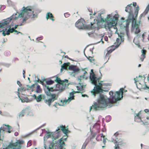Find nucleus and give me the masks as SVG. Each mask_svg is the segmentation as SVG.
I'll list each match as a JSON object with an SVG mask.
<instances>
[{"mask_svg": "<svg viewBox=\"0 0 149 149\" xmlns=\"http://www.w3.org/2000/svg\"><path fill=\"white\" fill-rule=\"evenodd\" d=\"M104 39L105 41H107L108 40V38L107 37L105 36L104 37Z\"/></svg>", "mask_w": 149, "mask_h": 149, "instance_id": "47", "label": "nucleus"}, {"mask_svg": "<svg viewBox=\"0 0 149 149\" xmlns=\"http://www.w3.org/2000/svg\"><path fill=\"white\" fill-rule=\"evenodd\" d=\"M145 111L146 112V113H147L148 112V110L147 109H146L145 110Z\"/></svg>", "mask_w": 149, "mask_h": 149, "instance_id": "60", "label": "nucleus"}, {"mask_svg": "<svg viewBox=\"0 0 149 149\" xmlns=\"http://www.w3.org/2000/svg\"><path fill=\"white\" fill-rule=\"evenodd\" d=\"M22 143V141H18L14 143L10 144L8 146L6 149H16L17 148L20 149L21 147V144Z\"/></svg>", "mask_w": 149, "mask_h": 149, "instance_id": "9", "label": "nucleus"}, {"mask_svg": "<svg viewBox=\"0 0 149 149\" xmlns=\"http://www.w3.org/2000/svg\"><path fill=\"white\" fill-rule=\"evenodd\" d=\"M6 130V128L4 127H1L0 128V133H1V131L2 130L3 131H4Z\"/></svg>", "mask_w": 149, "mask_h": 149, "instance_id": "37", "label": "nucleus"}, {"mask_svg": "<svg viewBox=\"0 0 149 149\" xmlns=\"http://www.w3.org/2000/svg\"><path fill=\"white\" fill-rule=\"evenodd\" d=\"M115 49H110V48H108L107 49V52L106 55L105 57L107 56H108Z\"/></svg>", "mask_w": 149, "mask_h": 149, "instance_id": "22", "label": "nucleus"}, {"mask_svg": "<svg viewBox=\"0 0 149 149\" xmlns=\"http://www.w3.org/2000/svg\"><path fill=\"white\" fill-rule=\"evenodd\" d=\"M135 121L139 123L142 122V121L141 120L140 117H135Z\"/></svg>", "mask_w": 149, "mask_h": 149, "instance_id": "31", "label": "nucleus"}, {"mask_svg": "<svg viewBox=\"0 0 149 149\" xmlns=\"http://www.w3.org/2000/svg\"><path fill=\"white\" fill-rule=\"evenodd\" d=\"M65 69V63L63 64V65L61 67V72H62L63 70Z\"/></svg>", "mask_w": 149, "mask_h": 149, "instance_id": "38", "label": "nucleus"}, {"mask_svg": "<svg viewBox=\"0 0 149 149\" xmlns=\"http://www.w3.org/2000/svg\"><path fill=\"white\" fill-rule=\"evenodd\" d=\"M83 22H84V21L83 19L78 20L75 23L76 26L79 29H83L84 28L91 29L96 28V24L95 23L92 24L91 22L90 25H87L86 26H85Z\"/></svg>", "mask_w": 149, "mask_h": 149, "instance_id": "5", "label": "nucleus"}, {"mask_svg": "<svg viewBox=\"0 0 149 149\" xmlns=\"http://www.w3.org/2000/svg\"><path fill=\"white\" fill-rule=\"evenodd\" d=\"M132 21L131 30L132 32L134 33L135 34H137L140 31V24L141 23L140 19H139L138 22L137 21L136 18L133 17V19H129V20H126L123 22L124 24L122 23L121 24V26H123L126 28H127L130 22Z\"/></svg>", "mask_w": 149, "mask_h": 149, "instance_id": "3", "label": "nucleus"}, {"mask_svg": "<svg viewBox=\"0 0 149 149\" xmlns=\"http://www.w3.org/2000/svg\"><path fill=\"white\" fill-rule=\"evenodd\" d=\"M87 144V143L86 142L84 143L82 146V147L81 149H85V148H86Z\"/></svg>", "mask_w": 149, "mask_h": 149, "instance_id": "36", "label": "nucleus"}, {"mask_svg": "<svg viewBox=\"0 0 149 149\" xmlns=\"http://www.w3.org/2000/svg\"><path fill=\"white\" fill-rule=\"evenodd\" d=\"M140 35L139 34H137L136 36L134 37V40L133 42L134 43L135 45H138V43L137 42H135V40H137L140 37Z\"/></svg>", "mask_w": 149, "mask_h": 149, "instance_id": "23", "label": "nucleus"}, {"mask_svg": "<svg viewBox=\"0 0 149 149\" xmlns=\"http://www.w3.org/2000/svg\"><path fill=\"white\" fill-rule=\"evenodd\" d=\"M74 96L73 93L72 92L70 93L69 95V96L68 97V99L67 100L66 99V104L67 102H68V103H69L72 100L74 99Z\"/></svg>", "mask_w": 149, "mask_h": 149, "instance_id": "14", "label": "nucleus"}, {"mask_svg": "<svg viewBox=\"0 0 149 149\" xmlns=\"http://www.w3.org/2000/svg\"><path fill=\"white\" fill-rule=\"evenodd\" d=\"M88 58L89 60V61H90V62H92V60L91 59H90V58Z\"/></svg>", "mask_w": 149, "mask_h": 149, "instance_id": "64", "label": "nucleus"}, {"mask_svg": "<svg viewBox=\"0 0 149 149\" xmlns=\"http://www.w3.org/2000/svg\"><path fill=\"white\" fill-rule=\"evenodd\" d=\"M148 81H149V73L147 77Z\"/></svg>", "mask_w": 149, "mask_h": 149, "instance_id": "61", "label": "nucleus"}, {"mask_svg": "<svg viewBox=\"0 0 149 149\" xmlns=\"http://www.w3.org/2000/svg\"><path fill=\"white\" fill-rule=\"evenodd\" d=\"M82 96L83 97H85V96H86V97H88V96L86 95H83L82 94Z\"/></svg>", "mask_w": 149, "mask_h": 149, "instance_id": "58", "label": "nucleus"}, {"mask_svg": "<svg viewBox=\"0 0 149 149\" xmlns=\"http://www.w3.org/2000/svg\"><path fill=\"white\" fill-rule=\"evenodd\" d=\"M95 32V31H93L91 32H89L88 33V35L90 36L94 32Z\"/></svg>", "mask_w": 149, "mask_h": 149, "instance_id": "43", "label": "nucleus"}, {"mask_svg": "<svg viewBox=\"0 0 149 149\" xmlns=\"http://www.w3.org/2000/svg\"><path fill=\"white\" fill-rule=\"evenodd\" d=\"M141 52L142 54L140 58L141 60L142 61H143L145 57V54L146 52V50L144 49H143L141 50Z\"/></svg>", "mask_w": 149, "mask_h": 149, "instance_id": "20", "label": "nucleus"}, {"mask_svg": "<svg viewBox=\"0 0 149 149\" xmlns=\"http://www.w3.org/2000/svg\"><path fill=\"white\" fill-rule=\"evenodd\" d=\"M132 4L127 5L125 7V11L128 12L129 13L128 16V19L127 20L131 19H133L134 16L133 13V7L132 6Z\"/></svg>", "mask_w": 149, "mask_h": 149, "instance_id": "7", "label": "nucleus"}, {"mask_svg": "<svg viewBox=\"0 0 149 149\" xmlns=\"http://www.w3.org/2000/svg\"><path fill=\"white\" fill-rule=\"evenodd\" d=\"M139 10V8L138 6H137L136 7V9L135 11V13L136 15L135 16L134 18H136V17L138 13V11Z\"/></svg>", "mask_w": 149, "mask_h": 149, "instance_id": "25", "label": "nucleus"}, {"mask_svg": "<svg viewBox=\"0 0 149 149\" xmlns=\"http://www.w3.org/2000/svg\"><path fill=\"white\" fill-rule=\"evenodd\" d=\"M59 141L60 143V146L58 147L59 149H63V146L65 145L64 142L63 141L62 139L61 138L59 140Z\"/></svg>", "mask_w": 149, "mask_h": 149, "instance_id": "18", "label": "nucleus"}, {"mask_svg": "<svg viewBox=\"0 0 149 149\" xmlns=\"http://www.w3.org/2000/svg\"><path fill=\"white\" fill-rule=\"evenodd\" d=\"M45 87L46 88L47 90L48 91L47 92H46V93H47L48 92L49 94L51 93L50 92V91H56L55 90V88H54V86L53 87H52L51 88H49V86H45Z\"/></svg>", "mask_w": 149, "mask_h": 149, "instance_id": "17", "label": "nucleus"}, {"mask_svg": "<svg viewBox=\"0 0 149 149\" xmlns=\"http://www.w3.org/2000/svg\"><path fill=\"white\" fill-rule=\"evenodd\" d=\"M88 11L91 13H92V9L91 8H88Z\"/></svg>", "mask_w": 149, "mask_h": 149, "instance_id": "44", "label": "nucleus"}, {"mask_svg": "<svg viewBox=\"0 0 149 149\" xmlns=\"http://www.w3.org/2000/svg\"><path fill=\"white\" fill-rule=\"evenodd\" d=\"M144 13H143L141 14L140 15V18H141V17H144V16H143L144 15Z\"/></svg>", "mask_w": 149, "mask_h": 149, "instance_id": "54", "label": "nucleus"}, {"mask_svg": "<svg viewBox=\"0 0 149 149\" xmlns=\"http://www.w3.org/2000/svg\"><path fill=\"white\" fill-rule=\"evenodd\" d=\"M25 70H23V77L25 78Z\"/></svg>", "mask_w": 149, "mask_h": 149, "instance_id": "41", "label": "nucleus"}, {"mask_svg": "<svg viewBox=\"0 0 149 149\" xmlns=\"http://www.w3.org/2000/svg\"><path fill=\"white\" fill-rule=\"evenodd\" d=\"M68 69L72 71L73 72L76 73V74H77L79 72V68L76 66L70 65L68 67Z\"/></svg>", "mask_w": 149, "mask_h": 149, "instance_id": "12", "label": "nucleus"}, {"mask_svg": "<svg viewBox=\"0 0 149 149\" xmlns=\"http://www.w3.org/2000/svg\"><path fill=\"white\" fill-rule=\"evenodd\" d=\"M47 136L48 138L53 137V135L52 133L48 132L47 134Z\"/></svg>", "mask_w": 149, "mask_h": 149, "instance_id": "30", "label": "nucleus"}, {"mask_svg": "<svg viewBox=\"0 0 149 149\" xmlns=\"http://www.w3.org/2000/svg\"><path fill=\"white\" fill-rule=\"evenodd\" d=\"M149 10V4L147 6L146 10H145L144 12V14L143 16H145L148 13V12Z\"/></svg>", "mask_w": 149, "mask_h": 149, "instance_id": "27", "label": "nucleus"}, {"mask_svg": "<svg viewBox=\"0 0 149 149\" xmlns=\"http://www.w3.org/2000/svg\"><path fill=\"white\" fill-rule=\"evenodd\" d=\"M46 84L47 85H51L52 84L54 83V80L52 81V80H48L46 81Z\"/></svg>", "mask_w": 149, "mask_h": 149, "instance_id": "26", "label": "nucleus"}, {"mask_svg": "<svg viewBox=\"0 0 149 149\" xmlns=\"http://www.w3.org/2000/svg\"><path fill=\"white\" fill-rule=\"evenodd\" d=\"M17 83L20 86H21L22 85V84H21V82L19 81H17Z\"/></svg>", "mask_w": 149, "mask_h": 149, "instance_id": "42", "label": "nucleus"}, {"mask_svg": "<svg viewBox=\"0 0 149 149\" xmlns=\"http://www.w3.org/2000/svg\"><path fill=\"white\" fill-rule=\"evenodd\" d=\"M134 81L135 83L136 84V85H137L136 82L137 81L136 80L135 78H134Z\"/></svg>", "mask_w": 149, "mask_h": 149, "instance_id": "53", "label": "nucleus"}, {"mask_svg": "<svg viewBox=\"0 0 149 149\" xmlns=\"http://www.w3.org/2000/svg\"><path fill=\"white\" fill-rule=\"evenodd\" d=\"M46 94L47 95L50 97L51 98L48 99H45L44 100V102L49 106H50L51 105L52 102L57 99L58 95L55 94L50 93V94H49L48 92Z\"/></svg>", "mask_w": 149, "mask_h": 149, "instance_id": "6", "label": "nucleus"}, {"mask_svg": "<svg viewBox=\"0 0 149 149\" xmlns=\"http://www.w3.org/2000/svg\"><path fill=\"white\" fill-rule=\"evenodd\" d=\"M63 102H62V100H61V102H60V103H58V104L60 106H63L64 105V102H65V100H64L63 101Z\"/></svg>", "mask_w": 149, "mask_h": 149, "instance_id": "35", "label": "nucleus"}, {"mask_svg": "<svg viewBox=\"0 0 149 149\" xmlns=\"http://www.w3.org/2000/svg\"><path fill=\"white\" fill-rule=\"evenodd\" d=\"M140 114V113H138L136 114V116H135V117H138V118L140 117L139 116V115Z\"/></svg>", "mask_w": 149, "mask_h": 149, "instance_id": "45", "label": "nucleus"}, {"mask_svg": "<svg viewBox=\"0 0 149 149\" xmlns=\"http://www.w3.org/2000/svg\"><path fill=\"white\" fill-rule=\"evenodd\" d=\"M70 64V63L69 62L66 63V69L67 68V66L68 65H69Z\"/></svg>", "mask_w": 149, "mask_h": 149, "instance_id": "52", "label": "nucleus"}, {"mask_svg": "<svg viewBox=\"0 0 149 149\" xmlns=\"http://www.w3.org/2000/svg\"><path fill=\"white\" fill-rule=\"evenodd\" d=\"M145 84V87L144 88H143L145 89L146 88H149V87H148L146 85V84Z\"/></svg>", "mask_w": 149, "mask_h": 149, "instance_id": "48", "label": "nucleus"}, {"mask_svg": "<svg viewBox=\"0 0 149 149\" xmlns=\"http://www.w3.org/2000/svg\"><path fill=\"white\" fill-rule=\"evenodd\" d=\"M25 109H24L22 110L20 113L19 114V116L21 117H23L24 116V114L25 113Z\"/></svg>", "mask_w": 149, "mask_h": 149, "instance_id": "29", "label": "nucleus"}, {"mask_svg": "<svg viewBox=\"0 0 149 149\" xmlns=\"http://www.w3.org/2000/svg\"><path fill=\"white\" fill-rule=\"evenodd\" d=\"M54 87L56 91L63 90L64 88L63 82H61V83L57 84L54 86Z\"/></svg>", "mask_w": 149, "mask_h": 149, "instance_id": "13", "label": "nucleus"}, {"mask_svg": "<svg viewBox=\"0 0 149 149\" xmlns=\"http://www.w3.org/2000/svg\"><path fill=\"white\" fill-rule=\"evenodd\" d=\"M106 138H103V143L104 144H105L106 142Z\"/></svg>", "mask_w": 149, "mask_h": 149, "instance_id": "50", "label": "nucleus"}, {"mask_svg": "<svg viewBox=\"0 0 149 149\" xmlns=\"http://www.w3.org/2000/svg\"><path fill=\"white\" fill-rule=\"evenodd\" d=\"M17 26L18 25H16L13 28H14L15 30V29H16L17 28Z\"/></svg>", "mask_w": 149, "mask_h": 149, "instance_id": "56", "label": "nucleus"}, {"mask_svg": "<svg viewBox=\"0 0 149 149\" xmlns=\"http://www.w3.org/2000/svg\"><path fill=\"white\" fill-rule=\"evenodd\" d=\"M90 79L91 83L95 85L93 89L90 91L91 95L94 97L96 96L99 97L97 99V102H95L93 106V109L95 111H99L102 109L108 107L110 108L113 106H118V101L123 98V88H121L119 91L113 93L112 91L109 93L110 95L109 98L106 96L100 94L103 90L102 86L103 85L107 86L108 83H102L103 81H101L98 84L97 81H98L100 78H97L93 72V69L91 70Z\"/></svg>", "mask_w": 149, "mask_h": 149, "instance_id": "1", "label": "nucleus"}, {"mask_svg": "<svg viewBox=\"0 0 149 149\" xmlns=\"http://www.w3.org/2000/svg\"><path fill=\"white\" fill-rule=\"evenodd\" d=\"M32 97L37 102H40L43 100H45L46 98L45 95L42 94L39 95L38 96H37L36 95L33 94L32 95Z\"/></svg>", "mask_w": 149, "mask_h": 149, "instance_id": "11", "label": "nucleus"}, {"mask_svg": "<svg viewBox=\"0 0 149 149\" xmlns=\"http://www.w3.org/2000/svg\"><path fill=\"white\" fill-rule=\"evenodd\" d=\"M14 135L15 136H17L18 135V133L17 132H15L14 133Z\"/></svg>", "mask_w": 149, "mask_h": 149, "instance_id": "49", "label": "nucleus"}, {"mask_svg": "<svg viewBox=\"0 0 149 149\" xmlns=\"http://www.w3.org/2000/svg\"><path fill=\"white\" fill-rule=\"evenodd\" d=\"M37 79L38 82V83H40L42 85L43 84V82L45 81V78H44V79H42V80H40L39 78H37Z\"/></svg>", "mask_w": 149, "mask_h": 149, "instance_id": "32", "label": "nucleus"}, {"mask_svg": "<svg viewBox=\"0 0 149 149\" xmlns=\"http://www.w3.org/2000/svg\"><path fill=\"white\" fill-rule=\"evenodd\" d=\"M34 85L33 84L31 86H29V85H27V89L28 90H32V91H33V88L34 87Z\"/></svg>", "mask_w": 149, "mask_h": 149, "instance_id": "33", "label": "nucleus"}, {"mask_svg": "<svg viewBox=\"0 0 149 149\" xmlns=\"http://www.w3.org/2000/svg\"><path fill=\"white\" fill-rule=\"evenodd\" d=\"M56 78V79L54 80V81H56V82H57L58 83V84L59 83H61V82H64V81H65V79H64V80L62 81L57 76H55L54 77Z\"/></svg>", "mask_w": 149, "mask_h": 149, "instance_id": "21", "label": "nucleus"}, {"mask_svg": "<svg viewBox=\"0 0 149 149\" xmlns=\"http://www.w3.org/2000/svg\"><path fill=\"white\" fill-rule=\"evenodd\" d=\"M2 31H3L2 34L4 36H5L6 35H9L10 33H12L14 32L17 33V34H18L19 33H21V35L22 34V33L15 30L13 28H10L8 30H4L3 29L0 30V32H1Z\"/></svg>", "mask_w": 149, "mask_h": 149, "instance_id": "8", "label": "nucleus"}, {"mask_svg": "<svg viewBox=\"0 0 149 149\" xmlns=\"http://www.w3.org/2000/svg\"><path fill=\"white\" fill-rule=\"evenodd\" d=\"M54 17L52 13L50 12H48L46 14V18L47 19H49L52 21H54Z\"/></svg>", "mask_w": 149, "mask_h": 149, "instance_id": "16", "label": "nucleus"}, {"mask_svg": "<svg viewBox=\"0 0 149 149\" xmlns=\"http://www.w3.org/2000/svg\"><path fill=\"white\" fill-rule=\"evenodd\" d=\"M34 16V14L33 13V12L32 11L31 7L28 6L26 7H23L20 11V13L19 15V17H24L23 20V22H25L31 17H33Z\"/></svg>", "mask_w": 149, "mask_h": 149, "instance_id": "4", "label": "nucleus"}, {"mask_svg": "<svg viewBox=\"0 0 149 149\" xmlns=\"http://www.w3.org/2000/svg\"><path fill=\"white\" fill-rule=\"evenodd\" d=\"M92 106H91L90 107V109H89V111H90L92 109Z\"/></svg>", "mask_w": 149, "mask_h": 149, "instance_id": "63", "label": "nucleus"}, {"mask_svg": "<svg viewBox=\"0 0 149 149\" xmlns=\"http://www.w3.org/2000/svg\"><path fill=\"white\" fill-rule=\"evenodd\" d=\"M101 137H103V138H104V136L103 135V134H101Z\"/></svg>", "mask_w": 149, "mask_h": 149, "instance_id": "59", "label": "nucleus"}, {"mask_svg": "<svg viewBox=\"0 0 149 149\" xmlns=\"http://www.w3.org/2000/svg\"><path fill=\"white\" fill-rule=\"evenodd\" d=\"M119 145H118L117 144H115V146L114 147V148L115 149H119V148L118 147V146Z\"/></svg>", "mask_w": 149, "mask_h": 149, "instance_id": "40", "label": "nucleus"}, {"mask_svg": "<svg viewBox=\"0 0 149 149\" xmlns=\"http://www.w3.org/2000/svg\"><path fill=\"white\" fill-rule=\"evenodd\" d=\"M68 127V125L66 127V136L67 137L66 138V141L67 140V138L68 136V133H70V131L68 130V128H67Z\"/></svg>", "mask_w": 149, "mask_h": 149, "instance_id": "24", "label": "nucleus"}, {"mask_svg": "<svg viewBox=\"0 0 149 149\" xmlns=\"http://www.w3.org/2000/svg\"><path fill=\"white\" fill-rule=\"evenodd\" d=\"M60 127L61 128V130L63 131V132L65 134V126L63 125L60 126Z\"/></svg>", "mask_w": 149, "mask_h": 149, "instance_id": "34", "label": "nucleus"}, {"mask_svg": "<svg viewBox=\"0 0 149 149\" xmlns=\"http://www.w3.org/2000/svg\"><path fill=\"white\" fill-rule=\"evenodd\" d=\"M111 117L110 116H108L105 117L106 121L107 122H109L111 120Z\"/></svg>", "mask_w": 149, "mask_h": 149, "instance_id": "28", "label": "nucleus"}, {"mask_svg": "<svg viewBox=\"0 0 149 149\" xmlns=\"http://www.w3.org/2000/svg\"><path fill=\"white\" fill-rule=\"evenodd\" d=\"M78 80H80V82L78 83V85L81 86V87H79L78 86H77V89L78 91H83L84 90L83 84L81 82V79L79 78H78Z\"/></svg>", "mask_w": 149, "mask_h": 149, "instance_id": "15", "label": "nucleus"}, {"mask_svg": "<svg viewBox=\"0 0 149 149\" xmlns=\"http://www.w3.org/2000/svg\"><path fill=\"white\" fill-rule=\"evenodd\" d=\"M42 90L40 85H38L36 88V91L35 92L38 93H41L42 92Z\"/></svg>", "mask_w": 149, "mask_h": 149, "instance_id": "19", "label": "nucleus"}, {"mask_svg": "<svg viewBox=\"0 0 149 149\" xmlns=\"http://www.w3.org/2000/svg\"><path fill=\"white\" fill-rule=\"evenodd\" d=\"M142 122L143 123H142L141 124V125H146V123H147L146 122Z\"/></svg>", "mask_w": 149, "mask_h": 149, "instance_id": "57", "label": "nucleus"}, {"mask_svg": "<svg viewBox=\"0 0 149 149\" xmlns=\"http://www.w3.org/2000/svg\"><path fill=\"white\" fill-rule=\"evenodd\" d=\"M145 34H146V33H144L142 35V37L143 38V40L144 39V37L145 36Z\"/></svg>", "mask_w": 149, "mask_h": 149, "instance_id": "51", "label": "nucleus"}, {"mask_svg": "<svg viewBox=\"0 0 149 149\" xmlns=\"http://www.w3.org/2000/svg\"><path fill=\"white\" fill-rule=\"evenodd\" d=\"M87 72L85 70H84V75H85L87 73Z\"/></svg>", "mask_w": 149, "mask_h": 149, "instance_id": "62", "label": "nucleus"}, {"mask_svg": "<svg viewBox=\"0 0 149 149\" xmlns=\"http://www.w3.org/2000/svg\"><path fill=\"white\" fill-rule=\"evenodd\" d=\"M118 133L117 132H116L112 137L111 141L113 142L115 141V142H114L115 143L117 144L118 145H121L122 144L121 142L122 141V139H120L117 140L118 138Z\"/></svg>", "mask_w": 149, "mask_h": 149, "instance_id": "10", "label": "nucleus"}, {"mask_svg": "<svg viewBox=\"0 0 149 149\" xmlns=\"http://www.w3.org/2000/svg\"><path fill=\"white\" fill-rule=\"evenodd\" d=\"M119 15L115 14L113 15L112 13L109 14L107 16L105 19L106 22L105 25V28L106 29H109L110 32H112V30L116 29L115 33H117L118 37L120 38H117L116 40V42L114 43L113 46H114L116 48H118L122 41V38L123 37L120 34L117 33L118 29L115 26L117 24V22L118 20Z\"/></svg>", "mask_w": 149, "mask_h": 149, "instance_id": "2", "label": "nucleus"}, {"mask_svg": "<svg viewBox=\"0 0 149 149\" xmlns=\"http://www.w3.org/2000/svg\"><path fill=\"white\" fill-rule=\"evenodd\" d=\"M136 3L135 2H134L133 3V4H132V6L133 7L134 9V8L136 6Z\"/></svg>", "mask_w": 149, "mask_h": 149, "instance_id": "39", "label": "nucleus"}, {"mask_svg": "<svg viewBox=\"0 0 149 149\" xmlns=\"http://www.w3.org/2000/svg\"><path fill=\"white\" fill-rule=\"evenodd\" d=\"M72 92L73 93H81L80 91H73Z\"/></svg>", "mask_w": 149, "mask_h": 149, "instance_id": "46", "label": "nucleus"}, {"mask_svg": "<svg viewBox=\"0 0 149 149\" xmlns=\"http://www.w3.org/2000/svg\"><path fill=\"white\" fill-rule=\"evenodd\" d=\"M70 15V14L66 13V17H68Z\"/></svg>", "mask_w": 149, "mask_h": 149, "instance_id": "55", "label": "nucleus"}]
</instances>
